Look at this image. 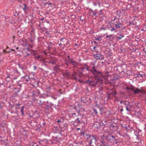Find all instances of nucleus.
Returning <instances> with one entry per match:
<instances>
[{"label":"nucleus","mask_w":146,"mask_h":146,"mask_svg":"<svg viewBox=\"0 0 146 146\" xmlns=\"http://www.w3.org/2000/svg\"><path fill=\"white\" fill-rule=\"evenodd\" d=\"M66 64H68L73 65L76 63V62L74 60L73 58H69L68 60H67V59H66Z\"/></svg>","instance_id":"423d86ee"},{"label":"nucleus","mask_w":146,"mask_h":146,"mask_svg":"<svg viewBox=\"0 0 146 146\" xmlns=\"http://www.w3.org/2000/svg\"><path fill=\"white\" fill-rule=\"evenodd\" d=\"M77 63L76 62V63L72 65L74 66V68H77Z\"/></svg>","instance_id":"473e14b6"},{"label":"nucleus","mask_w":146,"mask_h":146,"mask_svg":"<svg viewBox=\"0 0 146 146\" xmlns=\"http://www.w3.org/2000/svg\"><path fill=\"white\" fill-rule=\"evenodd\" d=\"M123 101H121L120 102V103L121 104H122V103H123Z\"/></svg>","instance_id":"4d7b16f0"},{"label":"nucleus","mask_w":146,"mask_h":146,"mask_svg":"<svg viewBox=\"0 0 146 146\" xmlns=\"http://www.w3.org/2000/svg\"><path fill=\"white\" fill-rule=\"evenodd\" d=\"M118 79V76H117V77H115V78H114L113 80H117Z\"/></svg>","instance_id":"8fccbe9b"},{"label":"nucleus","mask_w":146,"mask_h":146,"mask_svg":"<svg viewBox=\"0 0 146 146\" xmlns=\"http://www.w3.org/2000/svg\"><path fill=\"white\" fill-rule=\"evenodd\" d=\"M19 2H21L22 0H18Z\"/></svg>","instance_id":"0e129e2a"},{"label":"nucleus","mask_w":146,"mask_h":146,"mask_svg":"<svg viewBox=\"0 0 146 146\" xmlns=\"http://www.w3.org/2000/svg\"><path fill=\"white\" fill-rule=\"evenodd\" d=\"M98 125V126L97 127L96 126V127H97V129H99V127H100V124L99 123H97L96 124H94V125L95 126L96 125Z\"/></svg>","instance_id":"cd10ccee"},{"label":"nucleus","mask_w":146,"mask_h":146,"mask_svg":"<svg viewBox=\"0 0 146 146\" xmlns=\"http://www.w3.org/2000/svg\"><path fill=\"white\" fill-rule=\"evenodd\" d=\"M115 18H114V19H113L112 20L113 21H115Z\"/></svg>","instance_id":"680f3d73"},{"label":"nucleus","mask_w":146,"mask_h":146,"mask_svg":"<svg viewBox=\"0 0 146 146\" xmlns=\"http://www.w3.org/2000/svg\"><path fill=\"white\" fill-rule=\"evenodd\" d=\"M24 108V106H22L21 107V114L22 115H24V113L23 112Z\"/></svg>","instance_id":"4be33fe9"},{"label":"nucleus","mask_w":146,"mask_h":146,"mask_svg":"<svg viewBox=\"0 0 146 146\" xmlns=\"http://www.w3.org/2000/svg\"><path fill=\"white\" fill-rule=\"evenodd\" d=\"M94 112L96 114H97L98 113V112H97V111H96V109H94Z\"/></svg>","instance_id":"09e8293b"},{"label":"nucleus","mask_w":146,"mask_h":146,"mask_svg":"<svg viewBox=\"0 0 146 146\" xmlns=\"http://www.w3.org/2000/svg\"><path fill=\"white\" fill-rule=\"evenodd\" d=\"M101 138L100 139V141L102 144L100 145V146H109L108 143L111 140L115 141L117 140L116 139L115 137L111 134L108 135H101Z\"/></svg>","instance_id":"f03ea898"},{"label":"nucleus","mask_w":146,"mask_h":146,"mask_svg":"<svg viewBox=\"0 0 146 146\" xmlns=\"http://www.w3.org/2000/svg\"><path fill=\"white\" fill-rule=\"evenodd\" d=\"M128 106L130 108H131V109L133 107V105H130V104H129V105H128Z\"/></svg>","instance_id":"37998d69"},{"label":"nucleus","mask_w":146,"mask_h":146,"mask_svg":"<svg viewBox=\"0 0 146 146\" xmlns=\"http://www.w3.org/2000/svg\"><path fill=\"white\" fill-rule=\"evenodd\" d=\"M114 24L116 29L121 27L123 25L122 23L119 21L115 22Z\"/></svg>","instance_id":"6e6552de"},{"label":"nucleus","mask_w":146,"mask_h":146,"mask_svg":"<svg viewBox=\"0 0 146 146\" xmlns=\"http://www.w3.org/2000/svg\"><path fill=\"white\" fill-rule=\"evenodd\" d=\"M7 50H3V52H4V53H5V54H6V53H7Z\"/></svg>","instance_id":"de8ad7c7"},{"label":"nucleus","mask_w":146,"mask_h":146,"mask_svg":"<svg viewBox=\"0 0 146 146\" xmlns=\"http://www.w3.org/2000/svg\"><path fill=\"white\" fill-rule=\"evenodd\" d=\"M36 102L38 104V105L40 106H42L44 104V102L41 100L36 99Z\"/></svg>","instance_id":"9b49d317"},{"label":"nucleus","mask_w":146,"mask_h":146,"mask_svg":"<svg viewBox=\"0 0 146 146\" xmlns=\"http://www.w3.org/2000/svg\"><path fill=\"white\" fill-rule=\"evenodd\" d=\"M116 94H117L116 92L115 91L114 92H112V94L113 96L115 97L116 96Z\"/></svg>","instance_id":"c85d7f7f"},{"label":"nucleus","mask_w":146,"mask_h":146,"mask_svg":"<svg viewBox=\"0 0 146 146\" xmlns=\"http://www.w3.org/2000/svg\"><path fill=\"white\" fill-rule=\"evenodd\" d=\"M133 92L135 94H138L140 92V89L137 88H135V89L134 90Z\"/></svg>","instance_id":"dca6fc26"},{"label":"nucleus","mask_w":146,"mask_h":146,"mask_svg":"<svg viewBox=\"0 0 146 146\" xmlns=\"http://www.w3.org/2000/svg\"><path fill=\"white\" fill-rule=\"evenodd\" d=\"M5 124L4 123H1V126L3 127H5Z\"/></svg>","instance_id":"e433bc0d"},{"label":"nucleus","mask_w":146,"mask_h":146,"mask_svg":"<svg viewBox=\"0 0 146 146\" xmlns=\"http://www.w3.org/2000/svg\"><path fill=\"white\" fill-rule=\"evenodd\" d=\"M79 73L80 74L78 75V76L77 77V80H78L79 82H82L83 81L80 80V77H83L84 76V74H83V72H82L79 70Z\"/></svg>","instance_id":"9d476101"},{"label":"nucleus","mask_w":146,"mask_h":146,"mask_svg":"<svg viewBox=\"0 0 146 146\" xmlns=\"http://www.w3.org/2000/svg\"><path fill=\"white\" fill-rule=\"evenodd\" d=\"M40 92L38 90H37L34 91L32 92H31L30 93V98H32L31 99L32 101L35 102L36 100V99L35 98L36 96H38L40 94Z\"/></svg>","instance_id":"7ed1b4c3"},{"label":"nucleus","mask_w":146,"mask_h":146,"mask_svg":"<svg viewBox=\"0 0 146 146\" xmlns=\"http://www.w3.org/2000/svg\"><path fill=\"white\" fill-rule=\"evenodd\" d=\"M11 50L12 51H15V50H14V49H11Z\"/></svg>","instance_id":"e2e57ef3"},{"label":"nucleus","mask_w":146,"mask_h":146,"mask_svg":"<svg viewBox=\"0 0 146 146\" xmlns=\"http://www.w3.org/2000/svg\"><path fill=\"white\" fill-rule=\"evenodd\" d=\"M61 122V120L60 119H58L57 121V122L58 123H60Z\"/></svg>","instance_id":"603ef678"},{"label":"nucleus","mask_w":146,"mask_h":146,"mask_svg":"<svg viewBox=\"0 0 146 146\" xmlns=\"http://www.w3.org/2000/svg\"><path fill=\"white\" fill-rule=\"evenodd\" d=\"M69 117L70 119L75 118V117L76 116V114L75 113H70L69 114Z\"/></svg>","instance_id":"f8f14e48"},{"label":"nucleus","mask_w":146,"mask_h":146,"mask_svg":"<svg viewBox=\"0 0 146 146\" xmlns=\"http://www.w3.org/2000/svg\"><path fill=\"white\" fill-rule=\"evenodd\" d=\"M123 103L124 104V105L126 106H128V105H129V104H130V102L127 101H123Z\"/></svg>","instance_id":"f3484780"},{"label":"nucleus","mask_w":146,"mask_h":146,"mask_svg":"<svg viewBox=\"0 0 146 146\" xmlns=\"http://www.w3.org/2000/svg\"><path fill=\"white\" fill-rule=\"evenodd\" d=\"M23 5L24 6V7L23 8V9L24 10H25L26 9V6L25 4H24Z\"/></svg>","instance_id":"58836bf2"},{"label":"nucleus","mask_w":146,"mask_h":146,"mask_svg":"<svg viewBox=\"0 0 146 146\" xmlns=\"http://www.w3.org/2000/svg\"><path fill=\"white\" fill-rule=\"evenodd\" d=\"M76 74V72H74V74H72V78L74 79L75 80H76L77 79V77L75 76V74Z\"/></svg>","instance_id":"aec40b11"},{"label":"nucleus","mask_w":146,"mask_h":146,"mask_svg":"<svg viewBox=\"0 0 146 146\" xmlns=\"http://www.w3.org/2000/svg\"><path fill=\"white\" fill-rule=\"evenodd\" d=\"M96 52V53L94 54V57L96 60H102L104 58V57L102 56V53L99 52L98 51Z\"/></svg>","instance_id":"39448f33"},{"label":"nucleus","mask_w":146,"mask_h":146,"mask_svg":"<svg viewBox=\"0 0 146 146\" xmlns=\"http://www.w3.org/2000/svg\"><path fill=\"white\" fill-rule=\"evenodd\" d=\"M48 48L49 50H50L51 48V46L50 45H49L48 46Z\"/></svg>","instance_id":"3c124183"},{"label":"nucleus","mask_w":146,"mask_h":146,"mask_svg":"<svg viewBox=\"0 0 146 146\" xmlns=\"http://www.w3.org/2000/svg\"><path fill=\"white\" fill-rule=\"evenodd\" d=\"M30 41L31 43H33L34 42V40L32 38H30Z\"/></svg>","instance_id":"ea45409f"},{"label":"nucleus","mask_w":146,"mask_h":146,"mask_svg":"<svg viewBox=\"0 0 146 146\" xmlns=\"http://www.w3.org/2000/svg\"><path fill=\"white\" fill-rule=\"evenodd\" d=\"M41 57V56L40 55H38L37 56H35V58H36L38 59H39Z\"/></svg>","instance_id":"2f4dec72"},{"label":"nucleus","mask_w":146,"mask_h":146,"mask_svg":"<svg viewBox=\"0 0 146 146\" xmlns=\"http://www.w3.org/2000/svg\"><path fill=\"white\" fill-rule=\"evenodd\" d=\"M102 37L101 36H97V38H96L95 39L97 41H100L101 40H102L101 38Z\"/></svg>","instance_id":"412c9836"},{"label":"nucleus","mask_w":146,"mask_h":146,"mask_svg":"<svg viewBox=\"0 0 146 146\" xmlns=\"http://www.w3.org/2000/svg\"><path fill=\"white\" fill-rule=\"evenodd\" d=\"M63 74L65 77L68 78L69 77L70 73L67 71H66L63 73Z\"/></svg>","instance_id":"ddd939ff"},{"label":"nucleus","mask_w":146,"mask_h":146,"mask_svg":"<svg viewBox=\"0 0 146 146\" xmlns=\"http://www.w3.org/2000/svg\"><path fill=\"white\" fill-rule=\"evenodd\" d=\"M82 117L81 118L78 117L76 119H75L74 121L77 123V125H78L81 124L82 123H84L82 120Z\"/></svg>","instance_id":"0eeeda50"},{"label":"nucleus","mask_w":146,"mask_h":146,"mask_svg":"<svg viewBox=\"0 0 146 146\" xmlns=\"http://www.w3.org/2000/svg\"><path fill=\"white\" fill-rule=\"evenodd\" d=\"M112 92H108L107 93V95H110V94H112Z\"/></svg>","instance_id":"79ce46f5"},{"label":"nucleus","mask_w":146,"mask_h":146,"mask_svg":"<svg viewBox=\"0 0 146 146\" xmlns=\"http://www.w3.org/2000/svg\"><path fill=\"white\" fill-rule=\"evenodd\" d=\"M106 38L109 41H112V39H111V38H110V36H108V35H106Z\"/></svg>","instance_id":"b1692460"},{"label":"nucleus","mask_w":146,"mask_h":146,"mask_svg":"<svg viewBox=\"0 0 146 146\" xmlns=\"http://www.w3.org/2000/svg\"><path fill=\"white\" fill-rule=\"evenodd\" d=\"M80 135L81 136H84L85 135L86 136L88 137L89 135L87 134L86 133H85L84 131H82L80 133Z\"/></svg>","instance_id":"5701e85b"},{"label":"nucleus","mask_w":146,"mask_h":146,"mask_svg":"<svg viewBox=\"0 0 146 146\" xmlns=\"http://www.w3.org/2000/svg\"><path fill=\"white\" fill-rule=\"evenodd\" d=\"M144 92V90L142 89H140V92L139 93H140L142 94H143Z\"/></svg>","instance_id":"f704fd0d"},{"label":"nucleus","mask_w":146,"mask_h":146,"mask_svg":"<svg viewBox=\"0 0 146 146\" xmlns=\"http://www.w3.org/2000/svg\"><path fill=\"white\" fill-rule=\"evenodd\" d=\"M124 36L122 35H120L119 36H117L116 37V38L117 40H120Z\"/></svg>","instance_id":"6ab92c4d"},{"label":"nucleus","mask_w":146,"mask_h":146,"mask_svg":"<svg viewBox=\"0 0 146 146\" xmlns=\"http://www.w3.org/2000/svg\"><path fill=\"white\" fill-rule=\"evenodd\" d=\"M74 108L76 110V111L78 113H79L80 111V110H78L77 109H76V108L74 107Z\"/></svg>","instance_id":"49530a36"},{"label":"nucleus","mask_w":146,"mask_h":146,"mask_svg":"<svg viewBox=\"0 0 146 146\" xmlns=\"http://www.w3.org/2000/svg\"><path fill=\"white\" fill-rule=\"evenodd\" d=\"M123 109H122H122H121L120 110V111H123Z\"/></svg>","instance_id":"69168bd1"},{"label":"nucleus","mask_w":146,"mask_h":146,"mask_svg":"<svg viewBox=\"0 0 146 146\" xmlns=\"http://www.w3.org/2000/svg\"><path fill=\"white\" fill-rule=\"evenodd\" d=\"M135 88L134 86H133L132 85H131L130 86V90H132L133 91H134V90L135 89Z\"/></svg>","instance_id":"a878e982"},{"label":"nucleus","mask_w":146,"mask_h":146,"mask_svg":"<svg viewBox=\"0 0 146 146\" xmlns=\"http://www.w3.org/2000/svg\"><path fill=\"white\" fill-rule=\"evenodd\" d=\"M56 59L55 58L51 56L50 58L49 59L48 63L54 64H56Z\"/></svg>","instance_id":"1a4fd4ad"},{"label":"nucleus","mask_w":146,"mask_h":146,"mask_svg":"<svg viewBox=\"0 0 146 146\" xmlns=\"http://www.w3.org/2000/svg\"><path fill=\"white\" fill-rule=\"evenodd\" d=\"M107 100H108L110 99H111L112 97L109 95H107Z\"/></svg>","instance_id":"7c9ffc66"},{"label":"nucleus","mask_w":146,"mask_h":146,"mask_svg":"<svg viewBox=\"0 0 146 146\" xmlns=\"http://www.w3.org/2000/svg\"><path fill=\"white\" fill-rule=\"evenodd\" d=\"M39 98H43L44 99L45 98V97L43 96L42 95H40L39 96Z\"/></svg>","instance_id":"c756f323"},{"label":"nucleus","mask_w":146,"mask_h":146,"mask_svg":"<svg viewBox=\"0 0 146 146\" xmlns=\"http://www.w3.org/2000/svg\"><path fill=\"white\" fill-rule=\"evenodd\" d=\"M143 100L145 102H146V96L145 97V98Z\"/></svg>","instance_id":"5fc2aeb1"},{"label":"nucleus","mask_w":146,"mask_h":146,"mask_svg":"<svg viewBox=\"0 0 146 146\" xmlns=\"http://www.w3.org/2000/svg\"><path fill=\"white\" fill-rule=\"evenodd\" d=\"M105 74V75L106 76H110L109 74V72L108 71H105L104 73Z\"/></svg>","instance_id":"bb28decb"},{"label":"nucleus","mask_w":146,"mask_h":146,"mask_svg":"<svg viewBox=\"0 0 146 146\" xmlns=\"http://www.w3.org/2000/svg\"><path fill=\"white\" fill-rule=\"evenodd\" d=\"M110 27L109 28V29L111 31H114L116 32L117 31L116 29V28L111 26V25H110Z\"/></svg>","instance_id":"4468645a"},{"label":"nucleus","mask_w":146,"mask_h":146,"mask_svg":"<svg viewBox=\"0 0 146 146\" xmlns=\"http://www.w3.org/2000/svg\"><path fill=\"white\" fill-rule=\"evenodd\" d=\"M34 68L35 70H36V66H34Z\"/></svg>","instance_id":"6e6d98bb"},{"label":"nucleus","mask_w":146,"mask_h":146,"mask_svg":"<svg viewBox=\"0 0 146 146\" xmlns=\"http://www.w3.org/2000/svg\"><path fill=\"white\" fill-rule=\"evenodd\" d=\"M40 1L42 2H43L44 1V0H40Z\"/></svg>","instance_id":"774afa93"},{"label":"nucleus","mask_w":146,"mask_h":146,"mask_svg":"<svg viewBox=\"0 0 146 146\" xmlns=\"http://www.w3.org/2000/svg\"><path fill=\"white\" fill-rule=\"evenodd\" d=\"M89 67L86 68H81L79 70L82 72H84L86 70L88 71H90L94 75V76H91L88 80L85 82V83L87 84L89 86L91 87L96 86V85L99 84H102V78L104 76L103 75L101 72L98 71L94 66L92 68V69L90 70Z\"/></svg>","instance_id":"f257e3e1"},{"label":"nucleus","mask_w":146,"mask_h":146,"mask_svg":"<svg viewBox=\"0 0 146 146\" xmlns=\"http://www.w3.org/2000/svg\"><path fill=\"white\" fill-rule=\"evenodd\" d=\"M108 36H110V37L111 36H112V35H108Z\"/></svg>","instance_id":"052dcab7"},{"label":"nucleus","mask_w":146,"mask_h":146,"mask_svg":"<svg viewBox=\"0 0 146 146\" xmlns=\"http://www.w3.org/2000/svg\"><path fill=\"white\" fill-rule=\"evenodd\" d=\"M91 12L93 13V14H92V15H96V13L93 11V10H92Z\"/></svg>","instance_id":"a19ab883"},{"label":"nucleus","mask_w":146,"mask_h":146,"mask_svg":"<svg viewBox=\"0 0 146 146\" xmlns=\"http://www.w3.org/2000/svg\"><path fill=\"white\" fill-rule=\"evenodd\" d=\"M100 29L101 30H105L106 29V27H101Z\"/></svg>","instance_id":"c9c22d12"},{"label":"nucleus","mask_w":146,"mask_h":146,"mask_svg":"<svg viewBox=\"0 0 146 146\" xmlns=\"http://www.w3.org/2000/svg\"><path fill=\"white\" fill-rule=\"evenodd\" d=\"M135 75L136 76V78L138 77H143V74H141L139 73L138 72L135 74Z\"/></svg>","instance_id":"a211bd4d"},{"label":"nucleus","mask_w":146,"mask_h":146,"mask_svg":"<svg viewBox=\"0 0 146 146\" xmlns=\"http://www.w3.org/2000/svg\"><path fill=\"white\" fill-rule=\"evenodd\" d=\"M11 52V51H10V50L7 51V52L8 53H9V52Z\"/></svg>","instance_id":"13d9d810"},{"label":"nucleus","mask_w":146,"mask_h":146,"mask_svg":"<svg viewBox=\"0 0 146 146\" xmlns=\"http://www.w3.org/2000/svg\"><path fill=\"white\" fill-rule=\"evenodd\" d=\"M43 3L44 5H46L47 4H48V5H50L51 4V3H48L47 2L44 3Z\"/></svg>","instance_id":"72a5a7b5"},{"label":"nucleus","mask_w":146,"mask_h":146,"mask_svg":"<svg viewBox=\"0 0 146 146\" xmlns=\"http://www.w3.org/2000/svg\"><path fill=\"white\" fill-rule=\"evenodd\" d=\"M20 89H19L18 90H17V92H19V91H20Z\"/></svg>","instance_id":"bf43d9fd"},{"label":"nucleus","mask_w":146,"mask_h":146,"mask_svg":"<svg viewBox=\"0 0 146 146\" xmlns=\"http://www.w3.org/2000/svg\"><path fill=\"white\" fill-rule=\"evenodd\" d=\"M125 107L126 108V110L128 111H130L131 110V109L128 106H125Z\"/></svg>","instance_id":"393cba45"},{"label":"nucleus","mask_w":146,"mask_h":146,"mask_svg":"<svg viewBox=\"0 0 146 146\" xmlns=\"http://www.w3.org/2000/svg\"><path fill=\"white\" fill-rule=\"evenodd\" d=\"M126 89L127 90H130V88H129L128 87H127L126 88Z\"/></svg>","instance_id":"864d4df0"},{"label":"nucleus","mask_w":146,"mask_h":146,"mask_svg":"<svg viewBox=\"0 0 146 146\" xmlns=\"http://www.w3.org/2000/svg\"><path fill=\"white\" fill-rule=\"evenodd\" d=\"M96 48V46H94V47L93 48V49L94 50H95V48Z\"/></svg>","instance_id":"338daca9"},{"label":"nucleus","mask_w":146,"mask_h":146,"mask_svg":"<svg viewBox=\"0 0 146 146\" xmlns=\"http://www.w3.org/2000/svg\"><path fill=\"white\" fill-rule=\"evenodd\" d=\"M45 108L46 110H49L51 108V106L50 105L45 104Z\"/></svg>","instance_id":"2eb2a0df"},{"label":"nucleus","mask_w":146,"mask_h":146,"mask_svg":"<svg viewBox=\"0 0 146 146\" xmlns=\"http://www.w3.org/2000/svg\"><path fill=\"white\" fill-rule=\"evenodd\" d=\"M42 123V124L41 125H42V126H45V122H43Z\"/></svg>","instance_id":"a18cd8bd"},{"label":"nucleus","mask_w":146,"mask_h":146,"mask_svg":"<svg viewBox=\"0 0 146 146\" xmlns=\"http://www.w3.org/2000/svg\"><path fill=\"white\" fill-rule=\"evenodd\" d=\"M139 64V62H136V63H135V64H134V65L137 66H138V65Z\"/></svg>","instance_id":"c03bdc74"},{"label":"nucleus","mask_w":146,"mask_h":146,"mask_svg":"<svg viewBox=\"0 0 146 146\" xmlns=\"http://www.w3.org/2000/svg\"><path fill=\"white\" fill-rule=\"evenodd\" d=\"M96 135H89L88 137L87 138L88 139L90 140V141L89 142V145L91 144L94 142H95L97 141L96 140Z\"/></svg>","instance_id":"20e7f679"},{"label":"nucleus","mask_w":146,"mask_h":146,"mask_svg":"<svg viewBox=\"0 0 146 146\" xmlns=\"http://www.w3.org/2000/svg\"><path fill=\"white\" fill-rule=\"evenodd\" d=\"M19 68H21V69H23L24 68L23 67V66H21L20 65V64H19Z\"/></svg>","instance_id":"4c0bfd02"}]
</instances>
